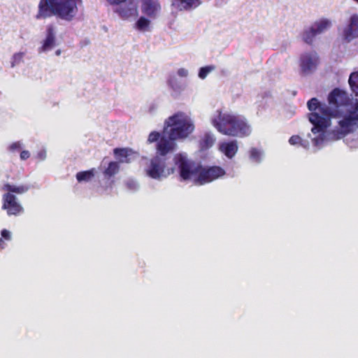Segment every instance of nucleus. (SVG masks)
Returning a JSON list of instances; mask_svg holds the SVG:
<instances>
[{"label": "nucleus", "mask_w": 358, "mask_h": 358, "mask_svg": "<svg viewBox=\"0 0 358 358\" xmlns=\"http://www.w3.org/2000/svg\"><path fill=\"white\" fill-rule=\"evenodd\" d=\"M350 101L348 93L339 88L334 89L328 96V102L333 109L322 104L317 98L310 99L307 106L311 111L308 119L313 124L312 132L315 134L324 132L329 125L331 117H341L338 108L348 106Z\"/></svg>", "instance_id": "f257e3e1"}, {"label": "nucleus", "mask_w": 358, "mask_h": 358, "mask_svg": "<svg viewBox=\"0 0 358 358\" xmlns=\"http://www.w3.org/2000/svg\"><path fill=\"white\" fill-rule=\"evenodd\" d=\"M82 0H40L36 20L46 19L53 15L71 21L78 13V6Z\"/></svg>", "instance_id": "f03ea898"}, {"label": "nucleus", "mask_w": 358, "mask_h": 358, "mask_svg": "<svg viewBox=\"0 0 358 358\" xmlns=\"http://www.w3.org/2000/svg\"><path fill=\"white\" fill-rule=\"evenodd\" d=\"M213 124L218 131L229 136L245 137L251 132L244 118L232 114L220 113L218 120H213Z\"/></svg>", "instance_id": "7ed1b4c3"}, {"label": "nucleus", "mask_w": 358, "mask_h": 358, "mask_svg": "<svg viewBox=\"0 0 358 358\" xmlns=\"http://www.w3.org/2000/svg\"><path fill=\"white\" fill-rule=\"evenodd\" d=\"M170 128L169 136L171 140L187 138L194 129L190 117L182 112H178L165 122V129Z\"/></svg>", "instance_id": "20e7f679"}, {"label": "nucleus", "mask_w": 358, "mask_h": 358, "mask_svg": "<svg viewBox=\"0 0 358 358\" xmlns=\"http://www.w3.org/2000/svg\"><path fill=\"white\" fill-rule=\"evenodd\" d=\"M2 190L6 191L2 196V208L6 210L8 215H19L24 210L23 207L17 201L13 193L22 194L29 190V186L21 185H15L10 183H6L3 185Z\"/></svg>", "instance_id": "39448f33"}, {"label": "nucleus", "mask_w": 358, "mask_h": 358, "mask_svg": "<svg viewBox=\"0 0 358 358\" xmlns=\"http://www.w3.org/2000/svg\"><path fill=\"white\" fill-rule=\"evenodd\" d=\"M358 129V101L352 109L342 116L338 121V127L332 131L336 139H341Z\"/></svg>", "instance_id": "423d86ee"}, {"label": "nucleus", "mask_w": 358, "mask_h": 358, "mask_svg": "<svg viewBox=\"0 0 358 358\" xmlns=\"http://www.w3.org/2000/svg\"><path fill=\"white\" fill-rule=\"evenodd\" d=\"M225 173L224 169L218 166L205 167L198 165L197 177L194 178V182L196 185H203L222 177Z\"/></svg>", "instance_id": "0eeeda50"}, {"label": "nucleus", "mask_w": 358, "mask_h": 358, "mask_svg": "<svg viewBox=\"0 0 358 358\" xmlns=\"http://www.w3.org/2000/svg\"><path fill=\"white\" fill-rule=\"evenodd\" d=\"M174 168H166V158L157 155L151 159L146 169L147 175L153 179L166 178L173 173Z\"/></svg>", "instance_id": "6e6552de"}, {"label": "nucleus", "mask_w": 358, "mask_h": 358, "mask_svg": "<svg viewBox=\"0 0 358 358\" xmlns=\"http://www.w3.org/2000/svg\"><path fill=\"white\" fill-rule=\"evenodd\" d=\"M174 162L178 166L179 175L182 180H188L192 178L197 177V166L182 155H177Z\"/></svg>", "instance_id": "1a4fd4ad"}, {"label": "nucleus", "mask_w": 358, "mask_h": 358, "mask_svg": "<svg viewBox=\"0 0 358 358\" xmlns=\"http://www.w3.org/2000/svg\"><path fill=\"white\" fill-rule=\"evenodd\" d=\"M330 26L331 22L327 19L315 22L311 27L303 31V41L308 45H312L315 37L327 30Z\"/></svg>", "instance_id": "9d476101"}, {"label": "nucleus", "mask_w": 358, "mask_h": 358, "mask_svg": "<svg viewBox=\"0 0 358 358\" xmlns=\"http://www.w3.org/2000/svg\"><path fill=\"white\" fill-rule=\"evenodd\" d=\"M318 63V57L315 52L304 53L300 57V67L303 73H307L315 69Z\"/></svg>", "instance_id": "9b49d317"}, {"label": "nucleus", "mask_w": 358, "mask_h": 358, "mask_svg": "<svg viewBox=\"0 0 358 358\" xmlns=\"http://www.w3.org/2000/svg\"><path fill=\"white\" fill-rule=\"evenodd\" d=\"M175 140H171L169 137L162 136L157 142V150L159 157H165L169 152L174 151L176 145Z\"/></svg>", "instance_id": "f8f14e48"}, {"label": "nucleus", "mask_w": 358, "mask_h": 358, "mask_svg": "<svg viewBox=\"0 0 358 358\" xmlns=\"http://www.w3.org/2000/svg\"><path fill=\"white\" fill-rule=\"evenodd\" d=\"M160 10V5L157 0H143L142 12L147 16L154 18Z\"/></svg>", "instance_id": "ddd939ff"}, {"label": "nucleus", "mask_w": 358, "mask_h": 358, "mask_svg": "<svg viewBox=\"0 0 358 358\" xmlns=\"http://www.w3.org/2000/svg\"><path fill=\"white\" fill-rule=\"evenodd\" d=\"M345 39L348 41L358 37V15H353L350 17V24L343 33Z\"/></svg>", "instance_id": "4468645a"}, {"label": "nucleus", "mask_w": 358, "mask_h": 358, "mask_svg": "<svg viewBox=\"0 0 358 358\" xmlns=\"http://www.w3.org/2000/svg\"><path fill=\"white\" fill-rule=\"evenodd\" d=\"M55 45V29L52 25H48L46 30V37L40 48V52H46Z\"/></svg>", "instance_id": "2eb2a0df"}, {"label": "nucleus", "mask_w": 358, "mask_h": 358, "mask_svg": "<svg viewBox=\"0 0 358 358\" xmlns=\"http://www.w3.org/2000/svg\"><path fill=\"white\" fill-rule=\"evenodd\" d=\"M238 149V143L235 140L222 143L220 145V150L229 159L233 158L236 155Z\"/></svg>", "instance_id": "dca6fc26"}, {"label": "nucleus", "mask_w": 358, "mask_h": 358, "mask_svg": "<svg viewBox=\"0 0 358 358\" xmlns=\"http://www.w3.org/2000/svg\"><path fill=\"white\" fill-rule=\"evenodd\" d=\"M113 153L120 163H129V159L128 157L132 153V150L129 148H115Z\"/></svg>", "instance_id": "f3484780"}, {"label": "nucleus", "mask_w": 358, "mask_h": 358, "mask_svg": "<svg viewBox=\"0 0 358 358\" xmlns=\"http://www.w3.org/2000/svg\"><path fill=\"white\" fill-rule=\"evenodd\" d=\"M214 142L213 136L210 133H206L199 141V147L201 150H207L214 144Z\"/></svg>", "instance_id": "a211bd4d"}, {"label": "nucleus", "mask_w": 358, "mask_h": 358, "mask_svg": "<svg viewBox=\"0 0 358 358\" xmlns=\"http://www.w3.org/2000/svg\"><path fill=\"white\" fill-rule=\"evenodd\" d=\"M95 175V169H92L87 171H80L76 174V179L79 182H89Z\"/></svg>", "instance_id": "6ab92c4d"}, {"label": "nucleus", "mask_w": 358, "mask_h": 358, "mask_svg": "<svg viewBox=\"0 0 358 358\" xmlns=\"http://www.w3.org/2000/svg\"><path fill=\"white\" fill-rule=\"evenodd\" d=\"M119 170L120 166L118 163L116 162H110L108 164V167L104 170L103 175L106 177L110 178L117 173Z\"/></svg>", "instance_id": "aec40b11"}, {"label": "nucleus", "mask_w": 358, "mask_h": 358, "mask_svg": "<svg viewBox=\"0 0 358 358\" xmlns=\"http://www.w3.org/2000/svg\"><path fill=\"white\" fill-rule=\"evenodd\" d=\"M348 82L353 93L358 96V71L350 74Z\"/></svg>", "instance_id": "412c9836"}, {"label": "nucleus", "mask_w": 358, "mask_h": 358, "mask_svg": "<svg viewBox=\"0 0 358 358\" xmlns=\"http://www.w3.org/2000/svg\"><path fill=\"white\" fill-rule=\"evenodd\" d=\"M289 143L292 145H300L304 148H307L309 145L308 142L303 140L299 135L292 136L289 139Z\"/></svg>", "instance_id": "4be33fe9"}, {"label": "nucleus", "mask_w": 358, "mask_h": 358, "mask_svg": "<svg viewBox=\"0 0 358 358\" xmlns=\"http://www.w3.org/2000/svg\"><path fill=\"white\" fill-rule=\"evenodd\" d=\"M150 25V20L144 17H141L136 23V28L140 31H145Z\"/></svg>", "instance_id": "5701e85b"}, {"label": "nucleus", "mask_w": 358, "mask_h": 358, "mask_svg": "<svg viewBox=\"0 0 358 358\" xmlns=\"http://www.w3.org/2000/svg\"><path fill=\"white\" fill-rule=\"evenodd\" d=\"M1 238H0V248L1 249L4 248V242L3 241V238L9 241L11 238L10 233L7 229H3L1 231Z\"/></svg>", "instance_id": "b1692460"}, {"label": "nucleus", "mask_w": 358, "mask_h": 358, "mask_svg": "<svg viewBox=\"0 0 358 358\" xmlns=\"http://www.w3.org/2000/svg\"><path fill=\"white\" fill-rule=\"evenodd\" d=\"M23 56V52H17L14 54L12 58L11 66L14 67L15 65L20 64L22 61Z\"/></svg>", "instance_id": "393cba45"}, {"label": "nucleus", "mask_w": 358, "mask_h": 358, "mask_svg": "<svg viewBox=\"0 0 358 358\" xmlns=\"http://www.w3.org/2000/svg\"><path fill=\"white\" fill-rule=\"evenodd\" d=\"M213 69L212 66H204L200 69L199 76L201 79H204L207 75Z\"/></svg>", "instance_id": "a878e982"}, {"label": "nucleus", "mask_w": 358, "mask_h": 358, "mask_svg": "<svg viewBox=\"0 0 358 358\" xmlns=\"http://www.w3.org/2000/svg\"><path fill=\"white\" fill-rule=\"evenodd\" d=\"M161 138V135L157 131H152L148 136V141L149 143H154L156 141H159Z\"/></svg>", "instance_id": "bb28decb"}, {"label": "nucleus", "mask_w": 358, "mask_h": 358, "mask_svg": "<svg viewBox=\"0 0 358 358\" xmlns=\"http://www.w3.org/2000/svg\"><path fill=\"white\" fill-rule=\"evenodd\" d=\"M260 152L257 148H252L250 151V157L252 159L259 162L260 161Z\"/></svg>", "instance_id": "cd10ccee"}, {"label": "nucleus", "mask_w": 358, "mask_h": 358, "mask_svg": "<svg viewBox=\"0 0 358 358\" xmlns=\"http://www.w3.org/2000/svg\"><path fill=\"white\" fill-rule=\"evenodd\" d=\"M22 145L20 142L17 141L10 144L8 147V150L11 152H15L21 149Z\"/></svg>", "instance_id": "c85d7f7f"}, {"label": "nucleus", "mask_w": 358, "mask_h": 358, "mask_svg": "<svg viewBox=\"0 0 358 358\" xmlns=\"http://www.w3.org/2000/svg\"><path fill=\"white\" fill-rule=\"evenodd\" d=\"M30 157V153L28 150H22L20 152V159L22 160H26Z\"/></svg>", "instance_id": "c756f323"}, {"label": "nucleus", "mask_w": 358, "mask_h": 358, "mask_svg": "<svg viewBox=\"0 0 358 358\" xmlns=\"http://www.w3.org/2000/svg\"><path fill=\"white\" fill-rule=\"evenodd\" d=\"M187 74L188 72L185 69L181 68L178 70V75L180 77H186Z\"/></svg>", "instance_id": "7c9ffc66"}, {"label": "nucleus", "mask_w": 358, "mask_h": 358, "mask_svg": "<svg viewBox=\"0 0 358 358\" xmlns=\"http://www.w3.org/2000/svg\"><path fill=\"white\" fill-rule=\"evenodd\" d=\"M127 186L129 189H135L136 188V185L135 182L130 181L127 182Z\"/></svg>", "instance_id": "2f4dec72"}, {"label": "nucleus", "mask_w": 358, "mask_h": 358, "mask_svg": "<svg viewBox=\"0 0 358 358\" xmlns=\"http://www.w3.org/2000/svg\"><path fill=\"white\" fill-rule=\"evenodd\" d=\"M110 4L118 5L120 3L124 2L126 0H107Z\"/></svg>", "instance_id": "473e14b6"}, {"label": "nucleus", "mask_w": 358, "mask_h": 358, "mask_svg": "<svg viewBox=\"0 0 358 358\" xmlns=\"http://www.w3.org/2000/svg\"><path fill=\"white\" fill-rule=\"evenodd\" d=\"M60 53H61V50H58L56 51V55H59Z\"/></svg>", "instance_id": "72a5a7b5"}]
</instances>
